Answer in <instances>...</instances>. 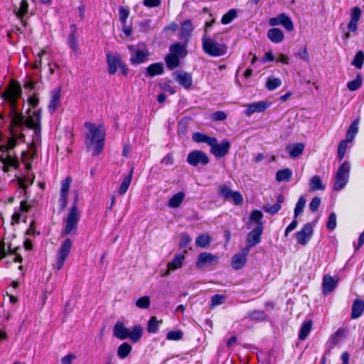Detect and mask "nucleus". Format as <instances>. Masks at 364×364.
Here are the masks:
<instances>
[{
	"label": "nucleus",
	"mask_w": 364,
	"mask_h": 364,
	"mask_svg": "<svg viewBox=\"0 0 364 364\" xmlns=\"http://www.w3.org/2000/svg\"><path fill=\"white\" fill-rule=\"evenodd\" d=\"M10 106V112L7 117L10 119L9 127H16L19 130L26 129H33V140L38 141L41 140V114L39 112H33L26 118L21 113L16 110V101H8Z\"/></svg>",
	"instance_id": "nucleus-1"
},
{
	"label": "nucleus",
	"mask_w": 364,
	"mask_h": 364,
	"mask_svg": "<svg viewBox=\"0 0 364 364\" xmlns=\"http://www.w3.org/2000/svg\"><path fill=\"white\" fill-rule=\"evenodd\" d=\"M85 127L88 129L86 134V146L88 151H92V156H97L103 150L105 145V130L103 126H96L87 122Z\"/></svg>",
	"instance_id": "nucleus-2"
},
{
	"label": "nucleus",
	"mask_w": 364,
	"mask_h": 364,
	"mask_svg": "<svg viewBox=\"0 0 364 364\" xmlns=\"http://www.w3.org/2000/svg\"><path fill=\"white\" fill-rule=\"evenodd\" d=\"M78 196L76 194L72 207L67 217L64 219V228L61 231V237L75 235L77 232V225L80 219V212L77 208Z\"/></svg>",
	"instance_id": "nucleus-3"
},
{
	"label": "nucleus",
	"mask_w": 364,
	"mask_h": 364,
	"mask_svg": "<svg viewBox=\"0 0 364 364\" xmlns=\"http://www.w3.org/2000/svg\"><path fill=\"white\" fill-rule=\"evenodd\" d=\"M206 33L207 28L205 29V34L202 37V48L204 53L212 57H220L225 55L228 47L225 43L218 41V34L210 36Z\"/></svg>",
	"instance_id": "nucleus-4"
},
{
	"label": "nucleus",
	"mask_w": 364,
	"mask_h": 364,
	"mask_svg": "<svg viewBox=\"0 0 364 364\" xmlns=\"http://www.w3.org/2000/svg\"><path fill=\"white\" fill-rule=\"evenodd\" d=\"M350 166L348 162H344L338 169L333 188L336 191H340L348 183L349 178Z\"/></svg>",
	"instance_id": "nucleus-5"
},
{
	"label": "nucleus",
	"mask_w": 364,
	"mask_h": 364,
	"mask_svg": "<svg viewBox=\"0 0 364 364\" xmlns=\"http://www.w3.org/2000/svg\"><path fill=\"white\" fill-rule=\"evenodd\" d=\"M72 245L73 241L70 238H67L60 247L56 256V269L58 270L61 269L63 267L64 262L70 254Z\"/></svg>",
	"instance_id": "nucleus-6"
},
{
	"label": "nucleus",
	"mask_w": 364,
	"mask_h": 364,
	"mask_svg": "<svg viewBox=\"0 0 364 364\" xmlns=\"http://www.w3.org/2000/svg\"><path fill=\"white\" fill-rule=\"evenodd\" d=\"M263 232V226L262 223H258L257 226L248 233L247 240L248 245L243 249L245 254H248L250 250L253 246L259 244L261 241V235Z\"/></svg>",
	"instance_id": "nucleus-7"
},
{
	"label": "nucleus",
	"mask_w": 364,
	"mask_h": 364,
	"mask_svg": "<svg viewBox=\"0 0 364 364\" xmlns=\"http://www.w3.org/2000/svg\"><path fill=\"white\" fill-rule=\"evenodd\" d=\"M11 137L7 139L6 144L0 145V151H6L13 149L17 144L16 139H22L24 138L23 130H19L16 127H9Z\"/></svg>",
	"instance_id": "nucleus-8"
},
{
	"label": "nucleus",
	"mask_w": 364,
	"mask_h": 364,
	"mask_svg": "<svg viewBox=\"0 0 364 364\" xmlns=\"http://www.w3.org/2000/svg\"><path fill=\"white\" fill-rule=\"evenodd\" d=\"M18 249V247L12 248L11 243L6 245L4 241L0 240V259L1 258L6 257L9 255H14L13 260L14 262L21 263L23 260V258L17 252Z\"/></svg>",
	"instance_id": "nucleus-9"
},
{
	"label": "nucleus",
	"mask_w": 364,
	"mask_h": 364,
	"mask_svg": "<svg viewBox=\"0 0 364 364\" xmlns=\"http://www.w3.org/2000/svg\"><path fill=\"white\" fill-rule=\"evenodd\" d=\"M21 95V87L18 82L11 80L8 89L2 92L1 97L7 101L14 100Z\"/></svg>",
	"instance_id": "nucleus-10"
},
{
	"label": "nucleus",
	"mask_w": 364,
	"mask_h": 364,
	"mask_svg": "<svg viewBox=\"0 0 364 364\" xmlns=\"http://www.w3.org/2000/svg\"><path fill=\"white\" fill-rule=\"evenodd\" d=\"M210 146V152L216 157L221 158L225 156L230 148V144L228 141H223L221 143L218 144L216 138H214V142H213Z\"/></svg>",
	"instance_id": "nucleus-11"
},
{
	"label": "nucleus",
	"mask_w": 364,
	"mask_h": 364,
	"mask_svg": "<svg viewBox=\"0 0 364 364\" xmlns=\"http://www.w3.org/2000/svg\"><path fill=\"white\" fill-rule=\"evenodd\" d=\"M187 162L193 166H196L199 164L206 165L209 162V158L202 151L195 150L188 154Z\"/></svg>",
	"instance_id": "nucleus-12"
},
{
	"label": "nucleus",
	"mask_w": 364,
	"mask_h": 364,
	"mask_svg": "<svg viewBox=\"0 0 364 364\" xmlns=\"http://www.w3.org/2000/svg\"><path fill=\"white\" fill-rule=\"evenodd\" d=\"M314 228L311 223H306L300 231L297 232V243L302 245H306L311 239Z\"/></svg>",
	"instance_id": "nucleus-13"
},
{
	"label": "nucleus",
	"mask_w": 364,
	"mask_h": 364,
	"mask_svg": "<svg viewBox=\"0 0 364 364\" xmlns=\"http://www.w3.org/2000/svg\"><path fill=\"white\" fill-rule=\"evenodd\" d=\"M269 23L272 26L282 25L288 31L294 30V23L292 21L284 14H281L276 17L270 18Z\"/></svg>",
	"instance_id": "nucleus-14"
},
{
	"label": "nucleus",
	"mask_w": 364,
	"mask_h": 364,
	"mask_svg": "<svg viewBox=\"0 0 364 364\" xmlns=\"http://www.w3.org/2000/svg\"><path fill=\"white\" fill-rule=\"evenodd\" d=\"M174 79L185 89H190L193 84L191 75L188 73L177 70L173 73Z\"/></svg>",
	"instance_id": "nucleus-15"
},
{
	"label": "nucleus",
	"mask_w": 364,
	"mask_h": 364,
	"mask_svg": "<svg viewBox=\"0 0 364 364\" xmlns=\"http://www.w3.org/2000/svg\"><path fill=\"white\" fill-rule=\"evenodd\" d=\"M218 257L209 252L200 253L198 257L196 262V267L198 269H203L207 266L215 264L218 262Z\"/></svg>",
	"instance_id": "nucleus-16"
},
{
	"label": "nucleus",
	"mask_w": 364,
	"mask_h": 364,
	"mask_svg": "<svg viewBox=\"0 0 364 364\" xmlns=\"http://www.w3.org/2000/svg\"><path fill=\"white\" fill-rule=\"evenodd\" d=\"M361 9L356 6L351 9L350 20L348 24V29L352 32H355L358 29V22L361 16Z\"/></svg>",
	"instance_id": "nucleus-17"
},
{
	"label": "nucleus",
	"mask_w": 364,
	"mask_h": 364,
	"mask_svg": "<svg viewBox=\"0 0 364 364\" xmlns=\"http://www.w3.org/2000/svg\"><path fill=\"white\" fill-rule=\"evenodd\" d=\"M183 260H184V255H181V254L175 255L172 261L169 262L167 264V269L161 276L162 277L168 276L170 274L171 271H173V270H176V269L180 268L183 264Z\"/></svg>",
	"instance_id": "nucleus-18"
},
{
	"label": "nucleus",
	"mask_w": 364,
	"mask_h": 364,
	"mask_svg": "<svg viewBox=\"0 0 364 364\" xmlns=\"http://www.w3.org/2000/svg\"><path fill=\"white\" fill-rule=\"evenodd\" d=\"M107 61L108 65V72L113 75L117 72V67L119 66L122 60L119 55H112L111 53H107Z\"/></svg>",
	"instance_id": "nucleus-19"
},
{
	"label": "nucleus",
	"mask_w": 364,
	"mask_h": 364,
	"mask_svg": "<svg viewBox=\"0 0 364 364\" xmlns=\"http://www.w3.org/2000/svg\"><path fill=\"white\" fill-rule=\"evenodd\" d=\"M247 109L245 113L247 116H250L255 112H262L267 108V103L263 101L249 104L246 105Z\"/></svg>",
	"instance_id": "nucleus-20"
},
{
	"label": "nucleus",
	"mask_w": 364,
	"mask_h": 364,
	"mask_svg": "<svg viewBox=\"0 0 364 364\" xmlns=\"http://www.w3.org/2000/svg\"><path fill=\"white\" fill-rule=\"evenodd\" d=\"M338 282V279H334L331 276L326 274L323 277V291L324 294L331 292L336 287Z\"/></svg>",
	"instance_id": "nucleus-21"
},
{
	"label": "nucleus",
	"mask_w": 364,
	"mask_h": 364,
	"mask_svg": "<svg viewBox=\"0 0 364 364\" xmlns=\"http://www.w3.org/2000/svg\"><path fill=\"white\" fill-rule=\"evenodd\" d=\"M60 88L53 90L51 92V100L48 105V110L53 113L60 105Z\"/></svg>",
	"instance_id": "nucleus-22"
},
{
	"label": "nucleus",
	"mask_w": 364,
	"mask_h": 364,
	"mask_svg": "<svg viewBox=\"0 0 364 364\" xmlns=\"http://www.w3.org/2000/svg\"><path fill=\"white\" fill-rule=\"evenodd\" d=\"M113 334L116 338L124 340L128 338L129 330L122 323L117 322L114 326Z\"/></svg>",
	"instance_id": "nucleus-23"
},
{
	"label": "nucleus",
	"mask_w": 364,
	"mask_h": 364,
	"mask_svg": "<svg viewBox=\"0 0 364 364\" xmlns=\"http://www.w3.org/2000/svg\"><path fill=\"white\" fill-rule=\"evenodd\" d=\"M245 252L242 253L236 254L232 259V267L235 269H242L247 262V255Z\"/></svg>",
	"instance_id": "nucleus-24"
},
{
	"label": "nucleus",
	"mask_w": 364,
	"mask_h": 364,
	"mask_svg": "<svg viewBox=\"0 0 364 364\" xmlns=\"http://www.w3.org/2000/svg\"><path fill=\"white\" fill-rule=\"evenodd\" d=\"M364 311V301L356 299L354 300L352 306L351 318H359Z\"/></svg>",
	"instance_id": "nucleus-25"
},
{
	"label": "nucleus",
	"mask_w": 364,
	"mask_h": 364,
	"mask_svg": "<svg viewBox=\"0 0 364 364\" xmlns=\"http://www.w3.org/2000/svg\"><path fill=\"white\" fill-rule=\"evenodd\" d=\"M69 47L75 52L78 50V43L76 37V27L75 25L70 26V33L68 39Z\"/></svg>",
	"instance_id": "nucleus-26"
},
{
	"label": "nucleus",
	"mask_w": 364,
	"mask_h": 364,
	"mask_svg": "<svg viewBox=\"0 0 364 364\" xmlns=\"http://www.w3.org/2000/svg\"><path fill=\"white\" fill-rule=\"evenodd\" d=\"M267 37L272 42L278 43L284 39V34L280 29L274 28L267 31Z\"/></svg>",
	"instance_id": "nucleus-27"
},
{
	"label": "nucleus",
	"mask_w": 364,
	"mask_h": 364,
	"mask_svg": "<svg viewBox=\"0 0 364 364\" xmlns=\"http://www.w3.org/2000/svg\"><path fill=\"white\" fill-rule=\"evenodd\" d=\"M164 73V66L161 63H155L146 68V75L154 77L157 75H161Z\"/></svg>",
	"instance_id": "nucleus-28"
},
{
	"label": "nucleus",
	"mask_w": 364,
	"mask_h": 364,
	"mask_svg": "<svg viewBox=\"0 0 364 364\" xmlns=\"http://www.w3.org/2000/svg\"><path fill=\"white\" fill-rule=\"evenodd\" d=\"M28 9V3L26 0H21L20 5L18 8L15 9L14 12L16 13L17 17H18L22 23L25 26V21L23 19V16L27 14Z\"/></svg>",
	"instance_id": "nucleus-29"
},
{
	"label": "nucleus",
	"mask_w": 364,
	"mask_h": 364,
	"mask_svg": "<svg viewBox=\"0 0 364 364\" xmlns=\"http://www.w3.org/2000/svg\"><path fill=\"white\" fill-rule=\"evenodd\" d=\"M170 51L171 54H174L178 58H183L186 55L187 51L185 46L180 43H176L170 46Z\"/></svg>",
	"instance_id": "nucleus-30"
},
{
	"label": "nucleus",
	"mask_w": 364,
	"mask_h": 364,
	"mask_svg": "<svg viewBox=\"0 0 364 364\" xmlns=\"http://www.w3.org/2000/svg\"><path fill=\"white\" fill-rule=\"evenodd\" d=\"M184 198L185 193L183 192H178L169 199L168 205L173 208H178L183 202Z\"/></svg>",
	"instance_id": "nucleus-31"
},
{
	"label": "nucleus",
	"mask_w": 364,
	"mask_h": 364,
	"mask_svg": "<svg viewBox=\"0 0 364 364\" xmlns=\"http://www.w3.org/2000/svg\"><path fill=\"white\" fill-rule=\"evenodd\" d=\"M0 161L3 164L2 170L4 172H8L9 171V166L17 167L18 165V161L15 159L11 158L10 156H8L6 158L1 156Z\"/></svg>",
	"instance_id": "nucleus-32"
},
{
	"label": "nucleus",
	"mask_w": 364,
	"mask_h": 364,
	"mask_svg": "<svg viewBox=\"0 0 364 364\" xmlns=\"http://www.w3.org/2000/svg\"><path fill=\"white\" fill-rule=\"evenodd\" d=\"M193 30L191 21L189 20L185 21L181 25V38L187 40L191 36Z\"/></svg>",
	"instance_id": "nucleus-33"
},
{
	"label": "nucleus",
	"mask_w": 364,
	"mask_h": 364,
	"mask_svg": "<svg viewBox=\"0 0 364 364\" xmlns=\"http://www.w3.org/2000/svg\"><path fill=\"white\" fill-rule=\"evenodd\" d=\"M267 316L264 311L262 310H255L250 313H248L246 316L247 318H249L250 321H263L267 318Z\"/></svg>",
	"instance_id": "nucleus-34"
},
{
	"label": "nucleus",
	"mask_w": 364,
	"mask_h": 364,
	"mask_svg": "<svg viewBox=\"0 0 364 364\" xmlns=\"http://www.w3.org/2000/svg\"><path fill=\"white\" fill-rule=\"evenodd\" d=\"M313 322L311 320L305 321L299 330V337L300 340H304L311 330Z\"/></svg>",
	"instance_id": "nucleus-35"
},
{
	"label": "nucleus",
	"mask_w": 364,
	"mask_h": 364,
	"mask_svg": "<svg viewBox=\"0 0 364 364\" xmlns=\"http://www.w3.org/2000/svg\"><path fill=\"white\" fill-rule=\"evenodd\" d=\"M132 173H133V169H132L130 171V172L124 177L122 182L121 183V186L119 187V195H124L127 191V190L130 186L131 181H132Z\"/></svg>",
	"instance_id": "nucleus-36"
},
{
	"label": "nucleus",
	"mask_w": 364,
	"mask_h": 364,
	"mask_svg": "<svg viewBox=\"0 0 364 364\" xmlns=\"http://www.w3.org/2000/svg\"><path fill=\"white\" fill-rule=\"evenodd\" d=\"M359 119H355L350 125L347 134L346 139L348 141H352L358 131Z\"/></svg>",
	"instance_id": "nucleus-37"
},
{
	"label": "nucleus",
	"mask_w": 364,
	"mask_h": 364,
	"mask_svg": "<svg viewBox=\"0 0 364 364\" xmlns=\"http://www.w3.org/2000/svg\"><path fill=\"white\" fill-rule=\"evenodd\" d=\"M147 59V55L142 50H137L132 55L130 61L132 64L138 65L145 62Z\"/></svg>",
	"instance_id": "nucleus-38"
},
{
	"label": "nucleus",
	"mask_w": 364,
	"mask_h": 364,
	"mask_svg": "<svg viewBox=\"0 0 364 364\" xmlns=\"http://www.w3.org/2000/svg\"><path fill=\"white\" fill-rule=\"evenodd\" d=\"M165 60H166L167 68L169 70H173V69L176 68L179 65V63H180V58H178V56H176V55L171 54V53L168 54L166 57Z\"/></svg>",
	"instance_id": "nucleus-39"
},
{
	"label": "nucleus",
	"mask_w": 364,
	"mask_h": 364,
	"mask_svg": "<svg viewBox=\"0 0 364 364\" xmlns=\"http://www.w3.org/2000/svg\"><path fill=\"white\" fill-rule=\"evenodd\" d=\"M192 139L196 142H204L208 144L209 146L214 142V137L208 136L200 132H196L193 134Z\"/></svg>",
	"instance_id": "nucleus-40"
},
{
	"label": "nucleus",
	"mask_w": 364,
	"mask_h": 364,
	"mask_svg": "<svg viewBox=\"0 0 364 364\" xmlns=\"http://www.w3.org/2000/svg\"><path fill=\"white\" fill-rule=\"evenodd\" d=\"M142 336V328L140 326H135L129 331L128 338L134 343L139 341Z\"/></svg>",
	"instance_id": "nucleus-41"
},
{
	"label": "nucleus",
	"mask_w": 364,
	"mask_h": 364,
	"mask_svg": "<svg viewBox=\"0 0 364 364\" xmlns=\"http://www.w3.org/2000/svg\"><path fill=\"white\" fill-rule=\"evenodd\" d=\"M292 176V172L289 168L279 170L276 173V180L279 182L287 181Z\"/></svg>",
	"instance_id": "nucleus-42"
},
{
	"label": "nucleus",
	"mask_w": 364,
	"mask_h": 364,
	"mask_svg": "<svg viewBox=\"0 0 364 364\" xmlns=\"http://www.w3.org/2000/svg\"><path fill=\"white\" fill-rule=\"evenodd\" d=\"M325 186L322 184L321 179L318 176H314L310 181V190L315 191L317 190H323Z\"/></svg>",
	"instance_id": "nucleus-43"
},
{
	"label": "nucleus",
	"mask_w": 364,
	"mask_h": 364,
	"mask_svg": "<svg viewBox=\"0 0 364 364\" xmlns=\"http://www.w3.org/2000/svg\"><path fill=\"white\" fill-rule=\"evenodd\" d=\"M132 350V346L128 343L121 344L117 350V355L121 358H125Z\"/></svg>",
	"instance_id": "nucleus-44"
},
{
	"label": "nucleus",
	"mask_w": 364,
	"mask_h": 364,
	"mask_svg": "<svg viewBox=\"0 0 364 364\" xmlns=\"http://www.w3.org/2000/svg\"><path fill=\"white\" fill-rule=\"evenodd\" d=\"M211 240V237L209 235H200L196 239V245L200 247H205L209 245Z\"/></svg>",
	"instance_id": "nucleus-45"
},
{
	"label": "nucleus",
	"mask_w": 364,
	"mask_h": 364,
	"mask_svg": "<svg viewBox=\"0 0 364 364\" xmlns=\"http://www.w3.org/2000/svg\"><path fill=\"white\" fill-rule=\"evenodd\" d=\"M72 178L70 176H67L63 181L61 182V188H60V195L61 196H67L68 194V191L70 188V184L72 183Z\"/></svg>",
	"instance_id": "nucleus-46"
},
{
	"label": "nucleus",
	"mask_w": 364,
	"mask_h": 364,
	"mask_svg": "<svg viewBox=\"0 0 364 364\" xmlns=\"http://www.w3.org/2000/svg\"><path fill=\"white\" fill-rule=\"evenodd\" d=\"M362 85V77L360 74L356 76V78L347 83V87L350 91L357 90Z\"/></svg>",
	"instance_id": "nucleus-47"
},
{
	"label": "nucleus",
	"mask_w": 364,
	"mask_h": 364,
	"mask_svg": "<svg viewBox=\"0 0 364 364\" xmlns=\"http://www.w3.org/2000/svg\"><path fill=\"white\" fill-rule=\"evenodd\" d=\"M363 62H364V52L362 50H360L355 54L351 64L353 65H354L355 68L360 69L363 66Z\"/></svg>",
	"instance_id": "nucleus-48"
},
{
	"label": "nucleus",
	"mask_w": 364,
	"mask_h": 364,
	"mask_svg": "<svg viewBox=\"0 0 364 364\" xmlns=\"http://www.w3.org/2000/svg\"><path fill=\"white\" fill-rule=\"evenodd\" d=\"M161 321H159L155 316H152L148 323L147 331L149 333H154L159 328V323Z\"/></svg>",
	"instance_id": "nucleus-49"
},
{
	"label": "nucleus",
	"mask_w": 364,
	"mask_h": 364,
	"mask_svg": "<svg viewBox=\"0 0 364 364\" xmlns=\"http://www.w3.org/2000/svg\"><path fill=\"white\" fill-rule=\"evenodd\" d=\"M237 16V11L235 9H230L228 13L223 15L221 23L223 24L230 23Z\"/></svg>",
	"instance_id": "nucleus-50"
},
{
	"label": "nucleus",
	"mask_w": 364,
	"mask_h": 364,
	"mask_svg": "<svg viewBox=\"0 0 364 364\" xmlns=\"http://www.w3.org/2000/svg\"><path fill=\"white\" fill-rule=\"evenodd\" d=\"M150 304L151 301L148 296H142L136 301V306L139 309H148Z\"/></svg>",
	"instance_id": "nucleus-51"
},
{
	"label": "nucleus",
	"mask_w": 364,
	"mask_h": 364,
	"mask_svg": "<svg viewBox=\"0 0 364 364\" xmlns=\"http://www.w3.org/2000/svg\"><path fill=\"white\" fill-rule=\"evenodd\" d=\"M233 193L234 191L225 185L222 186L219 190L220 196L228 200H231V196Z\"/></svg>",
	"instance_id": "nucleus-52"
},
{
	"label": "nucleus",
	"mask_w": 364,
	"mask_h": 364,
	"mask_svg": "<svg viewBox=\"0 0 364 364\" xmlns=\"http://www.w3.org/2000/svg\"><path fill=\"white\" fill-rule=\"evenodd\" d=\"M348 142L349 141H348L347 139L342 140L338 145V157L340 160H342L345 156L346 151L347 149V144Z\"/></svg>",
	"instance_id": "nucleus-53"
},
{
	"label": "nucleus",
	"mask_w": 364,
	"mask_h": 364,
	"mask_svg": "<svg viewBox=\"0 0 364 364\" xmlns=\"http://www.w3.org/2000/svg\"><path fill=\"white\" fill-rule=\"evenodd\" d=\"M282 84L281 80L279 78H269L266 86L269 90H274Z\"/></svg>",
	"instance_id": "nucleus-54"
},
{
	"label": "nucleus",
	"mask_w": 364,
	"mask_h": 364,
	"mask_svg": "<svg viewBox=\"0 0 364 364\" xmlns=\"http://www.w3.org/2000/svg\"><path fill=\"white\" fill-rule=\"evenodd\" d=\"M129 15V11L123 6L119 8V19L122 24H125Z\"/></svg>",
	"instance_id": "nucleus-55"
},
{
	"label": "nucleus",
	"mask_w": 364,
	"mask_h": 364,
	"mask_svg": "<svg viewBox=\"0 0 364 364\" xmlns=\"http://www.w3.org/2000/svg\"><path fill=\"white\" fill-rule=\"evenodd\" d=\"M182 336L183 332L181 331H171L167 333L166 338L171 341H178L182 338Z\"/></svg>",
	"instance_id": "nucleus-56"
},
{
	"label": "nucleus",
	"mask_w": 364,
	"mask_h": 364,
	"mask_svg": "<svg viewBox=\"0 0 364 364\" xmlns=\"http://www.w3.org/2000/svg\"><path fill=\"white\" fill-rule=\"evenodd\" d=\"M280 208L281 206L279 203H275L272 205H266L263 207L264 210L270 215L276 214L280 210Z\"/></svg>",
	"instance_id": "nucleus-57"
},
{
	"label": "nucleus",
	"mask_w": 364,
	"mask_h": 364,
	"mask_svg": "<svg viewBox=\"0 0 364 364\" xmlns=\"http://www.w3.org/2000/svg\"><path fill=\"white\" fill-rule=\"evenodd\" d=\"M235 205H241L243 203V198L240 193L237 191H234V193L231 196V200Z\"/></svg>",
	"instance_id": "nucleus-58"
},
{
	"label": "nucleus",
	"mask_w": 364,
	"mask_h": 364,
	"mask_svg": "<svg viewBox=\"0 0 364 364\" xmlns=\"http://www.w3.org/2000/svg\"><path fill=\"white\" fill-rule=\"evenodd\" d=\"M326 227L328 230H333L336 227V215L335 213H331L329 215Z\"/></svg>",
	"instance_id": "nucleus-59"
},
{
	"label": "nucleus",
	"mask_w": 364,
	"mask_h": 364,
	"mask_svg": "<svg viewBox=\"0 0 364 364\" xmlns=\"http://www.w3.org/2000/svg\"><path fill=\"white\" fill-rule=\"evenodd\" d=\"M262 216H263V215L261 211L254 210L252 212L250 219L251 221L255 222L257 225L258 223H262L261 219H262Z\"/></svg>",
	"instance_id": "nucleus-60"
},
{
	"label": "nucleus",
	"mask_w": 364,
	"mask_h": 364,
	"mask_svg": "<svg viewBox=\"0 0 364 364\" xmlns=\"http://www.w3.org/2000/svg\"><path fill=\"white\" fill-rule=\"evenodd\" d=\"M321 204V199L318 197H314L309 204V208L312 212H315L318 209Z\"/></svg>",
	"instance_id": "nucleus-61"
},
{
	"label": "nucleus",
	"mask_w": 364,
	"mask_h": 364,
	"mask_svg": "<svg viewBox=\"0 0 364 364\" xmlns=\"http://www.w3.org/2000/svg\"><path fill=\"white\" fill-rule=\"evenodd\" d=\"M211 118L214 121H223L227 118V114L223 111H217L212 114Z\"/></svg>",
	"instance_id": "nucleus-62"
},
{
	"label": "nucleus",
	"mask_w": 364,
	"mask_h": 364,
	"mask_svg": "<svg viewBox=\"0 0 364 364\" xmlns=\"http://www.w3.org/2000/svg\"><path fill=\"white\" fill-rule=\"evenodd\" d=\"M191 241V238L186 233H182L181 235L180 246L184 247Z\"/></svg>",
	"instance_id": "nucleus-63"
},
{
	"label": "nucleus",
	"mask_w": 364,
	"mask_h": 364,
	"mask_svg": "<svg viewBox=\"0 0 364 364\" xmlns=\"http://www.w3.org/2000/svg\"><path fill=\"white\" fill-rule=\"evenodd\" d=\"M76 358V356L73 353H68L61 359L62 364H72L73 360Z\"/></svg>",
	"instance_id": "nucleus-64"
}]
</instances>
